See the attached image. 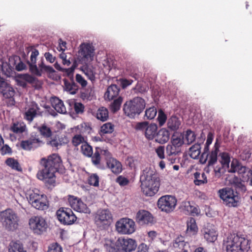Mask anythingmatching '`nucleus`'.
<instances>
[{"label": "nucleus", "instance_id": "nucleus-1", "mask_svg": "<svg viewBox=\"0 0 252 252\" xmlns=\"http://www.w3.org/2000/svg\"><path fill=\"white\" fill-rule=\"evenodd\" d=\"M41 169L37 173L38 179L43 181L47 186H55V174L63 165L61 158L56 154L47 158H42L39 161Z\"/></svg>", "mask_w": 252, "mask_h": 252}, {"label": "nucleus", "instance_id": "nucleus-2", "mask_svg": "<svg viewBox=\"0 0 252 252\" xmlns=\"http://www.w3.org/2000/svg\"><path fill=\"white\" fill-rule=\"evenodd\" d=\"M141 189L147 196H153L158 191L160 180L158 174L151 167H146L140 175Z\"/></svg>", "mask_w": 252, "mask_h": 252}, {"label": "nucleus", "instance_id": "nucleus-3", "mask_svg": "<svg viewBox=\"0 0 252 252\" xmlns=\"http://www.w3.org/2000/svg\"><path fill=\"white\" fill-rule=\"evenodd\" d=\"M26 50L28 52H31L30 56V60L27 61V63L29 66L30 71L33 74L37 76H41L42 72L44 71L48 73H53L55 72L54 68L49 65H46L44 64L43 59H42L41 62L38 64V68L36 65V58L39 55V51L32 46L28 47Z\"/></svg>", "mask_w": 252, "mask_h": 252}, {"label": "nucleus", "instance_id": "nucleus-4", "mask_svg": "<svg viewBox=\"0 0 252 252\" xmlns=\"http://www.w3.org/2000/svg\"><path fill=\"white\" fill-rule=\"evenodd\" d=\"M227 252H248L250 249V241L238 234H231L226 242Z\"/></svg>", "mask_w": 252, "mask_h": 252}, {"label": "nucleus", "instance_id": "nucleus-5", "mask_svg": "<svg viewBox=\"0 0 252 252\" xmlns=\"http://www.w3.org/2000/svg\"><path fill=\"white\" fill-rule=\"evenodd\" d=\"M145 101L140 97H135L126 101L123 106L125 114L130 118H134L138 116L144 109Z\"/></svg>", "mask_w": 252, "mask_h": 252}, {"label": "nucleus", "instance_id": "nucleus-6", "mask_svg": "<svg viewBox=\"0 0 252 252\" xmlns=\"http://www.w3.org/2000/svg\"><path fill=\"white\" fill-rule=\"evenodd\" d=\"M0 221L6 230L14 231L18 228L20 219L15 211L7 209L0 213Z\"/></svg>", "mask_w": 252, "mask_h": 252}, {"label": "nucleus", "instance_id": "nucleus-7", "mask_svg": "<svg viewBox=\"0 0 252 252\" xmlns=\"http://www.w3.org/2000/svg\"><path fill=\"white\" fill-rule=\"evenodd\" d=\"M218 195L223 203L229 207H236L239 205L240 197L237 191L230 187H225L218 190Z\"/></svg>", "mask_w": 252, "mask_h": 252}, {"label": "nucleus", "instance_id": "nucleus-8", "mask_svg": "<svg viewBox=\"0 0 252 252\" xmlns=\"http://www.w3.org/2000/svg\"><path fill=\"white\" fill-rule=\"evenodd\" d=\"M28 199L32 206L37 210H44L48 208L46 196L39 193V190L37 189L29 194Z\"/></svg>", "mask_w": 252, "mask_h": 252}, {"label": "nucleus", "instance_id": "nucleus-9", "mask_svg": "<svg viewBox=\"0 0 252 252\" xmlns=\"http://www.w3.org/2000/svg\"><path fill=\"white\" fill-rule=\"evenodd\" d=\"M184 144L183 134L181 133H174L171 137L170 143L166 146V153H168L170 155H178L181 153L182 147Z\"/></svg>", "mask_w": 252, "mask_h": 252}, {"label": "nucleus", "instance_id": "nucleus-10", "mask_svg": "<svg viewBox=\"0 0 252 252\" xmlns=\"http://www.w3.org/2000/svg\"><path fill=\"white\" fill-rule=\"evenodd\" d=\"M177 202V199L174 196L165 195L158 199L157 206L161 211L169 213L175 210Z\"/></svg>", "mask_w": 252, "mask_h": 252}, {"label": "nucleus", "instance_id": "nucleus-11", "mask_svg": "<svg viewBox=\"0 0 252 252\" xmlns=\"http://www.w3.org/2000/svg\"><path fill=\"white\" fill-rule=\"evenodd\" d=\"M112 221V215L108 209L98 210L94 218L96 226L100 229L108 227Z\"/></svg>", "mask_w": 252, "mask_h": 252}, {"label": "nucleus", "instance_id": "nucleus-12", "mask_svg": "<svg viewBox=\"0 0 252 252\" xmlns=\"http://www.w3.org/2000/svg\"><path fill=\"white\" fill-rule=\"evenodd\" d=\"M116 228L121 234H131L135 231V223L132 219L127 218H122L117 221Z\"/></svg>", "mask_w": 252, "mask_h": 252}, {"label": "nucleus", "instance_id": "nucleus-13", "mask_svg": "<svg viewBox=\"0 0 252 252\" xmlns=\"http://www.w3.org/2000/svg\"><path fill=\"white\" fill-rule=\"evenodd\" d=\"M29 224L34 233L37 234H41L46 231L48 226L45 220L39 216L32 217L29 220Z\"/></svg>", "mask_w": 252, "mask_h": 252}, {"label": "nucleus", "instance_id": "nucleus-14", "mask_svg": "<svg viewBox=\"0 0 252 252\" xmlns=\"http://www.w3.org/2000/svg\"><path fill=\"white\" fill-rule=\"evenodd\" d=\"M56 215L59 221L64 225L72 224L77 219L72 211L68 208H60L57 211Z\"/></svg>", "mask_w": 252, "mask_h": 252}, {"label": "nucleus", "instance_id": "nucleus-15", "mask_svg": "<svg viewBox=\"0 0 252 252\" xmlns=\"http://www.w3.org/2000/svg\"><path fill=\"white\" fill-rule=\"evenodd\" d=\"M79 56L84 63L91 62L94 60V48L92 44L82 43L79 46Z\"/></svg>", "mask_w": 252, "mask_h": 252}, {"label": "nucleus", "instance_id": "nucleus-16", "mask_svg": "<svg viewBox=\"0 0 252 252\" xmlns=\"http://www.w3.org/2000/svg\"><path fill=\"white\" fill-rule=\"evenodd\" d=\"M115 246L119 248L122 252H131L136 249L137 243L132 238L121 237L116 241Z\"/></svg>", "mask_w": 252, "mask_h": 252}, {"label": "nucleus", "instance_id": "nucleus-17", "mask_svg": "<svg viewBox=\"0 0 252 252\" xmlns=\"http://www.w3.org/2000/svg\"><path fill=\"white\" fill-rule=\"evenodd\" d=\"M0 93L2 94L3 97L8 99L7 102L8 106H13L15 101L13 96L15 95L14 89L3 79H0Z\"/></svg>", "mask_w": 252, "mask_h": 252}, {"label": "nucleus", "instance_id": "nucleus-18", "mask_svg": "<svg viewBox=\"0 0 252 252\" xmlns=\"http://www.w3.org/2000/svg\"><path fill=\"white\" fill-rule=\"evenodd\" d=\"M68 201L71 208L75 211L84 213H90V210L87 205L80 198L69 195L68 196Z\"/></svg>", "mask_w": 252, "mask_h": 252}, {"label": "nucleus", "instance_id": "nucleus-19", "mask_svg": "<svg viewBox=\"0 0 252 252\" xmlns=\"http://www.w3.org/2000/svg\"><path fill=\"white\" fill-rule=\"evenodd\" d=\"M42 143L39 138L32 135L29 139L21 141L20 147L24 150L30 151L40 147Z\"/></svg>", "mask_w": 252, "mask_h": 252}, {"label": "nucleus", "instance_id": "nucleus-20", "mask_svg": "<svg viewBox=\"0 0 252 252\" xmlns=\"http://www.w3.org/2000/svg\"><path fill=\"white\" fill-rule=\"evenodd\" d=\"M135 220L141 225L151 224L154 222V217L150 212L145 210H140L136 213Z\"/></svg>", "mask_w": 252, "mask_h": 252}, {"label": "nucleus", "instance_id": "nucleus-21", "mask_svg": "<svg viewBox=\"0 0 252 252\" xmlns=\"http://www.w3.org/2000/svg\"><path fill=\"white\" fill-rule=\"evenodd\" d=\"M50 139L47 141V144L50 145L53 148H58L59 146L67 144L68 139L66 136H59V135H55L51 136Z\"/></svg>", "mask_w": 252, "mask_h": 252}, {"label": "nucleus", "instance_id": "nucleus-22", "mask_svg": "<svg viewBox=\"0 0 252 252\" xmlns=\"http://www.w3.org/2000/svg\"><path fill=\"white\" fill-rule=\"evenodd\" d=\"M106 165L112 172L116 175L120 174L123 170L121 162L115 158H109L106 162Z\"/></svg>", "mask_w": 252, "mask_h": 252}, {"label": "nucleus", "instance_id": "nucleus-23", "mask_svg": "<svg viewBox=\"0 0 252 252\" xmlns=\"http://www.w3.org/2000/svg\"><path fill=\"white\" fill-rule=\"evenodd\" d=\"M51 102L52 107L57 112L61 114H64L66 112V108L63 101L56 96L52 97Z\"/></svg>", "mask_w": 252, "mask_h": 252}, {"label": "nucleus", "instance_id": "nucleus-24", "mask_svg": "<svg viewBox=\"0 0 252 252\" xmlns=\"http://www.w3.org/2000/svg\"><path fill=\"white\" fill-rule=\"evenodd\" d=\"M228 172L230 173L237 172L239 174H243L246 172V167L243 166L238 160L233 159L231 163V168Z\"/></svg>", "mask_w": 252, "mask_h": 252}, {"label": "nucleus", "instance_id": "nucleus-25", "mask_svg": "<svg viewBox=\"0 0 252 252\" xmlns=\"http://www.w3.org/2000/svg\"><path fill=\"white\" fill-rule=\"evenodd\" d=\"M170 133L165 128L160 129L156 134V141L160 144H164L169 139Z\"/></svg>", "mask_w": 252, "mask_h": 252}, {"label": "nucleus", "instance_id": "nucleus-26", "mask_svg": "<svg viewBox=\"0 0 252 252\" xmlns=\"http://www.w3.org/2000/svg\"><path fill=\"white\" fill-rule=\"evenodd\" d=\"M218 234L214 225L208 224L206 228V240L208 242H214L217 239Z\"/></svg>", "mask_w": 252, "mask_h": 252}, {"label": "nucleus", "instance_id": "nucleus-27", "mask_svg": "<svg viewBox=\"0 0 252 252\" xmlns=\"http://www.w3.org/2000/svg\"><path fill=\"white\" fill-rule=\"evenodd\" d=\"M119 92L120 88L117 85H111L107 88L104 94V97L109 100H112L118 95Z\"/></svg>", "mask_w": 252, "mask_h": 252}, {"label": "nucleus", "instance_id": "nucleus-28", "mask_svg": "<svg viewBox=\"0 0 252 252\" xmlns=\"http://www.w3.org/2000/svg\"><path fill=\"white\" fill-rule=\"evenodd\" d=\"M8 252H27L24 245L20 241H12L8 246Z\"/></svg>", "mask_w": 252, "mask_h": 252}, {"label": "nucleus", "instance_id": "nucleus-29", "mask_svg": "<svg viewBox=\"0 0 252 252\" xmlns=\"http://www.w3.org/2000/svg\"><path fill=\"white\" fill-rule=\"evenodd\" d=\"M187 229L186 233L189 235H193L196 234L198 231V227L195 220L193 218H190L187 222Z\"/></svg>", "mask_w": 252, "mask_h": 252}, {"label": "nucleus", "instance_id": "nucleus-30", "mask_svg": "<svg viewBox=\"0 0 252 252\" xmlns=\"http://www.w3.org/2000/svg\"><path fill=\"white\" fill-rule=\"evenodd\" d=\"M64 85L66 91L69 92L70 94H76L78 90V86L74 82L73 79L70 82L66 79L63 80Z\"/></svg>", "mask_w": 252, "mask_h": 252}, {"label": "nucleus", "instance_id": "nucleus-31", "mask_svg": "<svg viewBox=\"0 0 252 252\" xmlns=\"http://www.w3.org/2000/svg\"><path fill=\"white\" fill-rule=\"evenodd\" d=\"M220 145L218 143V139H217L213 150L212 151L210 155V159L208 162V166H210L213 165L217 160L218 153L219 151Z\"/></svg>", "mask_w": 252, "mask_h": 252}, {"label": "nucleus", "instance_id": "nucleus-32", "mask_svg": "<svg viewBox=\"0 0 252 252\" xmlns=\"http://www.w3.org/2000/svg\"><path fill=\"white\" fill-rule=\"evenodd\" d=\"M96 118L102 122L106 121L109 118L108 109L104 107L99 108L96 113Z\"/></svg>", "mask_w": 252, "mask_h": 252}, {"label": "nucleus", "instance_id": "nucleus-33", "mask_svg": "<svg viewBox=\"0 0 252 252\" xmlns=\"http://www.w3.org/2000/svg\"><path fill=\"white\" fill-rule=\"evenodd\" d=\"M157 131V126L156 124L148 125L145 131V135L148 139H153L156 137Z\"/></svg>", "mask_w": 252, "mask_h": 252}, {"label": "nucleus", "instance_id": "nucleus-34", "mask_svg": "<svg viewBox=\"0 0 252 252\" xmlns=\"http://www.w3.org/2000/svg\"><path fill=\"white\" fill-rule=\"evenodd\" d=\"M181 125L180 121L179 118L176 116L171 117L167 123L168 127L172 130H176L179 128Z\"/></svg>", "mask_w": 252, "mask_h": 252}, {"label": "nucleus", "instance_id": "nucleus-35", "mask_svg": "<svg viewBox=\"0 0 252 252\" xmlns=\"http://www.w3.org/2000/svg\"><path fill=\"white\" fill-rule=\"evenodd\" d=\"M37 130L41 136L45 138H48L52 136V131L50 127L46 124H42L37 127Z\"/></svg>", "mask_w": 252, "mask_h": 252}, {"label": "nucleus", "instance_id": "nucleus-36", "mask_svg": "<svg viewBox=\"0 0 252 252\" xmlns=\"http://www.w3.org/2000/svg\"><path fill=\"white\" fill-rule=\"evenodd\" d=\"M183 135H184L185 144H191L194 141L196 138V135L194 132L190 129H188Z\"/></svg>", "mask_w": 252, "mask_h": 252}, {"label": "nucleus", "instance_id": "nucleus-37", "mask_svg": "<svg viewBox=\"0 0 252 252\" xmlns=\"http://www.w3.org/2000/svg\"><path fill=\"white\" fill-rule=\"evenodd\" d=\"M20 78H22L25 80L27 83H28L33 86H37L39 83L38 79L29 74H24L19 75Z\"/></svg>", "mask_w": 252, "mask_h": 252}, {"label": "nucleus", "instance_id": "nucleus-38", "mask_svg": "<svg viewBox=\"0 0 252 252\" xmlns=\"http://www.w3.org/2000/svg\"><path fill=\"white\" fill-rule=\"evenodd\" d=\"M5 163L8 166L14 170L20 172L22 171V168L18 160L13 158H7L5 161Z\"/></svg>", "mask_w": 252, "mask_h": 252}, {"label": "nucleus", "instance_id": "nucleus-39", "mask_svg": "<svg viewBox=\"0 0 252 252\" xmlns=\"http://www.w3.org/2000/svg\"><path fill=\"white\" fill-rule=\"evenodd\" d=\"M26 125L23 123H13L10 127V130L16 133H22L25 131Z\"/></svg>", "mask_w": 252, "mask_h": 252}, {"label": "nucleus", "instance_id": "nucleus-40", "mask_svg": "<svg viewBox=\"0 0 252 252\" xmlns=\"http://www.w3.org/2000/svg\"><path fill=\"white\" fill-rule=\"evenodd\" d=\"M114 130V125L111 123L108 122L104 124L100 127V134L112 133Z\"/></svg>", "mask_w": 252, "mask_h": 252}, {"label": "nucleus", "instance_id": "nucleus-41", "mask_svg": "<svg viewBox=\"0 0 252 252\" xmlns=\"http://www.w3.org/2000/svg\"><path fill=\"white\" fill-rule=\"evenodd\" d=\"M201 146L199 144H195L189 148L190 157L194 159H196L199 158L200 155Z\"/></svg>", "mask_w": 252, "mask_h": 252}, {"label": "nucleus", "instance_id": "nucleus-42", "mask_svg": "<svg viewBox=\"0 0 252 252\" xmlns=\"http://www.w3.org/2000/svg\"><path fill=\"white\" fill-rule=\"evenodd\" d=\"M123 102V98L119 96L117 99L114 100L110 105V109L112 112L115 113L118 111L121 108Z\"/></svg>", "mask_w": 252, "mask_h": 252}, {"label": "nucleus", "instance_id": "nucleus-43", "mask_svg": "<svg viewBox=\"0 0 252 252\" xmlns=\"http://www.w3.org/2000/svg\"><path fill=\"white\" fill-rule=\"evenodd\" d=\"M82 154L87 157H91L93 154V148L86 141L81 147Z\"/></svg>", "mask_w": 252, "mask_h": 252}, {"label": "nucleus", "instance_id": "nucleus-44", "mask_svg": "<svg viewBox=\"0 0 252 252\" xmlns=\"http://www.w3.org/2000/svg\"><path fill=\"white\" fill-rule=\"evenodd\" d=\"M100 155V148L96 147L94 153V154H93L91 157L92 162L95 166H97L100 164L101 161Z\"/></svg>", "mask_w": 252, "mask_h": 252}, {"label": "nucleus", "instance_id": "nucleus-45", "mask_svg": "<svg viewBox=\"0 0 252 252\" xmlns=\"http://www.w3.org/2000/svg\"><path fill=\"white\" fill-rule=\"evenodd\" d=\"M86 142L85 137L80 134H75L72 138L71 143L75 147Z\"/></svg>", "mask_w": 252, "mask_h": 252}, {"label": "nucleus", "instance_id": "nucleus-46", "mask_svg": "<svg viewBox=\"0 0 252 252\" xmlns=\"http://www.w3.org/2000/svg\"><path fill=\"white\" fill-rule=\"evenodd\" d=\"M186 245V243L185 241L184 237L180 235L178 236L173 242V247L175 248H178L184 251V249Z\"/></svg>", "mask_w": 252, "mask_h": 252}, {"label": "nucleus", "instance_id": "nucleus-47", "mask_svg": "<svg viewBox=\"0 0 252 252\" xmlns=\"http://www.w3.org/2000/svg\"><path fill=\"white\" fill-rule=\"evenodd\" d=\"M37 114V110L34 107L30 108L25 114V119L32 122Z\"/></svg>", "mask_w": 252, "mask_h": 252}, {"label": "nucleus", "instance_id": "nucleus-48", "mask_svg": "<svg viewBox=\"0 0 252 252\" xmlns=\"http://www.w3.org/2000/svg\"><path fill=\"white\" fill-rule=\"evenodd\" d=\"M157 113L156 108L154 106L151 107L146 110L144 117L147 119L152 120L155 117Z\"/></svg>", "mask_w": 252, "mask_h": 252}, {"label": "nucleus", "instance_id": "nucleus-49", "mask_svg": "<svg viewBox=\"0 0 252 252\" xmlns=\"http://www.w3.org/2000/svg\"><path fill=\"white\" fill-rule=\"evenodd\" d=\"M99 178L96 173L91 174L88 179V184L94 187L99 186Z\"/></svg>", "mask_w": 252, "mask_h": 252}, {"label": "nucleus", "instance_id": "nucleus-50", "mask_svg": "<svg viewBox=\"0 0 252 252\" xmlns=\"http://www.w3.org/2000/svg\"><path fill=\"white\" fill-rule=\"evenodd\" d=\"M230 158L228 153H222L221 154V163L223 167H229Z\"/></svg>", "mask_w": 252, "mask_h": 252}, {"label": "nucleus", "instance_id": "nucleus-51", "mask_svg": "<svg viewBox=\"0 0 252 252\" xmlns=\"http://www.w3.org/2000/svg\"><path fill=\"white\" fill-rule=\"evenodd\" d=\"M47 252H63V250L58 243H54L49 246Z\"/></svg>", "mask_w": 252, "mask_h": 252}, {"label": "nucleus", "instance_id": "nucleus-52", "mask_svg": "<svg viewBox=\"0 0 252 252\" xmlns=\"http://www.w3.org/2000/svg\"><path fill=\"white\" fill-rule=\"evenodd\" d=\"M55 67L60 71L64 72L67 76H72L75 69V66L72 65L68 68H63L57 64H55Z\"/></svg>", "mask_w": 252, "mask_h": 252}, {"label": "nucleus", "instance_id": "nucleus-53", "mask_svg": "<svg viewBox=\"0 0 252 252\" xmlns=\"http://www.w3.org/2000/svg\"><path fill=\"white\" fill-rule=\"evenodd\" d=\"M134 92L136 94H144L148 90V87L143 85L141 83H137L133 88Z\"/></svg>", "mask_w": 252, "mask_h": 252}, {"label": "nucleus", "instance_id": "nucleus-54", "mask_svg": "<svg viewBox=\"0 0 252 252\" xmlns=\"http://www.w3.org/2000/svg\"><path fill=\"white\" fill-rule=\"evenodd\" d=\"M84 72L88 78V79H90L92 82L95 81V73L92 69L85 68L84 70Z\"/></svg>", "mask_w": 252, "mask_h": 252}, {"label": "nucleus", "instance_id": "nucleus-55", "mask_svg": "<svg viewBox=\"0 0 252 252\" xmlns=\"http://www.w3.org/2000/svg\"><path fill=\"white\" fill-rule=\"evenodd\" d=\"M193 206L191 205L189 201H185L183 202L182 208L187 214H189L191 212V209Z\"/></svg>", "mask_w": 252, "mask_h": 252}, {"label": "nucleus", "instance_id": "nucleus-56", "mask_svg": "<svg viewBox=\"0 0 252 252\" xmlns=\"http://www.w3.org/2000/svg\"><path fill=\"white\" fill-rule=\"evenodd\" d=\"M215 133L214 131H210L207 135V139L206 142V153L209 151V146L212 144L214 138Z\"/></svg>", "mask_w": 252, "mask_h": 252}, {"label": "nucleus", "instance_id": "nucleus-57", "mask_svg": "<svg viewBox=\"0 0 252 252\" xmlns=\"http://www.w3.org/2000/svg\"><path fill=\"white\" fill-rule=\"evenodd\" d=\"M75 80L77 83L81 86L82 88H85L87 86V82L81 75L77 74L75 76Z\"/></svg>", "mask_w": 252, "mask_h": 252}, {"label": "nucleus", "instance_id": "nucleus-58", "mask_svg": "<svg viewBox=\"0 0 252 252\" xmlns=\"http://www.w3.org/2000/svg\"><path fill=\"white\" fill-rule=\"evenodd\" d=\"M74 109L76 114H82L84 111L85 107L81 102H75Z\"/></svg>", "mask_w": 252, "mask_h": 252}, {"label": "nucleus", "instance_id": "nucleus-59", "mask_svg": "<svg viewBox=\"0 0 252 252\" xmlns=\"http://www.w3.org/2000/svg\"><path fill=\"white\" fill-rule=\"evenodd\" d=\"M116 182L118 183L121 186H125L128 184L129 181L128 179L123 176H118L116 180Z\"/></svg>", "mask_w": 252, "mask_h": 252}, {"label": "nucleus", "instance_id": "nucleus-60", "mask_svg": "<svg viewBox=\"0 0 252 252\" xmlns=\"http://www.w3.org/2000/svg\"><path fill=\"white\" fill-rule=\"evenodd\" d=\"M156 153L158 157L160 159L165 158L164 155V147L163 146H159L156 149Z\"/></svg>", "mask_w": 252, "mask_h": 252}, {"label": "nucleus", "instance_id": "nucleus-61", "mask_svg": "<svg viewBox=\"0 0 252 252\" xmlns=\"http://www.w3.org/2000/svg\"><path fill=\"white\" fill-rule=\"evenodd\" d=\"M158 119L159 125L162 126L165 123L167 117L162 111H160L158 113Z\"/></svg>", "mask_w": 252, "mask_h": 252}, {"label": "nucleus", "instance_id": "nucleus-62", "mask_svg": "<svg viewBox=\"0 0 252 252\" xmlns=\"http://www.w3.org/2000/svg\"><path fill=\"white\" fill-rule=\"evenodd\" d=\"M233 185L235 188L240 189L242 191L246 190L245 186L240 181H234Z\"/></svg>", "mask_w": 252, "mask_h": 252}, {"label": "nucleus", "instance_id": "nucleus-63", "mask_svg": "<svg viewBox=\"0 0 252 252\" xmlns=\"http://www.w3.org/2000/svg\"><path fill=\"white\" fill-rule=\"evenodd\" d=\"M0 152L1 154L5 155L11 153V148L7 145H4V144L0 147Z\"/></svg>", "mask_w": 252, "mask_h": 252}, {"label": "nucleus", "instance_id": "nucleus-64", "mask_svg": "<svg viewBox=\"0 0 252 252\" xmlns=\"http://www.w3.org/2000/svg\"><path fill=\"white\" fill-rule=\"evenodd\" d=\"M148 126V123L146 122H140L136 124L135 128L137 130L145 131V129H146V127Z\"/></svg>", "mask_w": 252, "mask_h": 252}]
</instances>
